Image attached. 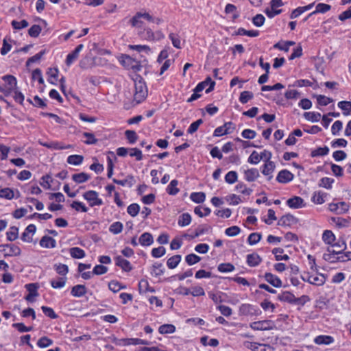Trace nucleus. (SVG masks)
<instances>
[{
    "label": "nucleus",
    "instance_id": "33",
    "mask_svg": "<svg viewBox=\"0 0 351 351\" xmlns=\"http://www.w3.org/2000/svg\"><path fill=\"white\" fill-rule=\"evenodd\" d=\"M190 198L193 202L200 204L205 201L206 194L204 192H194L191 194Z\"/></svg>",
    "mask_w": 351,
    "mask_h": 351
},
{
    "label": "nucleus",
    "instance_id": "52",
    "mask_svg": "<svg viewBox=\"0 0 351 351\" xmlns=\"http://www.w3.org/2000/svg\"><path fill=\"white\" fill-rule=\"evenodd\" d=\"M0 197L12 199L14 197V191L10 188L0 189Z\"/></svg>",
    "mask_w": 351,
    "mask_h": 351
},
{
    "label": "nucleus",
    "instance_id": "35",
    "mask_svg": "<svg viewBox=\"0 0 351 351\" xmlns=\"http://www.w3.org/2000/svg\"><path fill=\"white\" fill-rule=\"evenodd\" d=\"M322 240L325 243L332 245L335 240V236L332 231L325 230L322 234Z\"/></svg>",
    "mask_w": 351,
    "mask_h": 351
},
{
    "label": "nucleus",
    "instance_id": "7",
    "mask_svg": "<svg viewBox=\"0 0 351 351\" xmlns=\"http://www.w3.org/2000/svg\"><path fill=\"white\" fill-rule=\"evenodd\" d=\"M250 327L256 330H268L273 328L271 320L254 322L250 324Z\"/></svg>",
    "mask_w": 351,
    "mask_h": 351
},
{
    "label": "nucleus",
    "instance_id": "62",
    "mask_svg": "<svg viewBox=\"0 0 351 351\" xmlns=\"http://www.w3.org/2000/svg\"><path fill=\"white\" fill-rule=\"evenodd\" d=\"M241 232V229L239 227L237 226H233L230 228H228L225 230V233L228 237H235L238 235Z\"/></svg>",
    "mask_w": 351,
    "mask_h": 351
},
{
    "label": "nucleus",
    "instance_id": "38",
    "mask_svg": "<svg viewBox=\"0 0 351 351\" xmlns=\"http://www.w3.org/2000/svg\"><path fill=\"white\" fill-rule=\"evenodd\" d=\"M83 160L84 157L81 155H71L67 158V162L73 165H80Z\"/></svg>",
    "mask_w": 351,
    "mask_h": 351
},
{
    "label": "nucleus",
    "instance_id": "39",
    "mask_svg": "<svg viewBox=\"0 0 351 351\" xmlns=\"http://www.w3.org/2000/svg\"><path fill=\"white\" fill-rule=\"evenodd\" d=\"M304 118L312 122H318L321 118V114L315 112H307L304 114Z\"/></svg>",
    "mask_w": 351,
    "mask_h": 351
},
{
    "label": "nucleus",
    "instance_id": "44",
    "mask_svg": "<svg viewBox=\"0 0 351 351\" xmlns=\"http://www.w3.org/2000/svg\"><path fill=\"white\" fill-rule=\"evenodd\" d=\"M176 327L172 324H163L158 328L160 334H170L174 332Z\"/></svg>",
    "mask_w": 351,
    "mask_h": 351
},
{
    "label": "nucleus",
    "instance_id": "3",
    "mask_svg": "<svg viewBox=\"0 0 351 351\" xmlns=\"http://www.w3.org/2000/svg\"><path fill=\"white\" fill-rule=\"evenodd\" d=\"M83 197L89 202L91 207L103 204L101 199L98 197V193L95 191H88L83 194Z\"/></svg>",
    "mask_w": 351,
    "mask_h": 351
},
{
    "label": "nucleus",
    "instance_id": "4",
    "mask_svg": "<svg viewBox=\"0 0 351 351\" xmlns=\"http://www.w3.org/2000/svg\"><path fill=\"white\" fill-rule=\"evenodd\" d=\"M0 251L5 252V256H19L21 254V249L14 244H3L0 245Z\"/></svg>",
    "mask_w": 351,
    "mask_h": 351
},
{
    "label": "nucleus",
    "instance_id": "1",
    "mask_svg": "<svg viewBox=\"0 0 351 351\" xmlns=\"http://www.w3.org/2000/svg\"><path fill=\"white\" fill-rule=\"evenodd\" d=\"M134 81L135 89L134 100L136 104H139L147 96V88L145 82L141 76L137 75Z\"/></svg>",
    "mask_w": 351,
    "mask_h": 351
},
{
    "label": "nucleus",
    "instance_id": "22",
    "mask_svg": "<svg viewBox=\"0 0 351 351\" xmlns=\"http://www.w3.org/2000/svg\"><path fill=\"white\" fill-rule=\"evenodd\" d=\"M154 242L152 235L149 232H144L139 238V243L143 246H149Z\"/></svg>",
    "mask_w": 351,
    "mask_h": 351
},
{
    "label": "nucleus",
    "instance_id": "17",
    "mask_svg": "<svg viewBox=\"0 0 351 351\" xmlns=\"http://www.w3.org/2000/svg\"><path fill=\"white\" fill-rule=\"evenodd\" d=\"M245 179L248 182H253L259 177V171L256 168L247 169L244 171Z\"/></svg>",
    "mask_w": 351,
    "mask_h": 351
},
{
    "label": "nucleus",
    "instance_id": "40",
    "mask_svg": "<svg viewBox=\"0 0 351 351\" xmlns=\"http://www.w3.org/2000/svg\"><path fill=\"white\" fill-rule=\"evenodd\" d=\"M169 38L171 40L172 45L174 47L177 49L182 48L180 36L178 34L170 33L169 34Z\"/></svg>",
    "mask_w": 351,
    "mask_h": 351
},
{
    "label": "nucleus",
    "instance_id": "42",
    "mask_svg": "<svg viewBox=\"0 0 351 351\" xmlns=\"http://www.w3.org/2000/svg\"><path fill=\"white\" fill-rule=\"evenodd\" d=\"M19 228L16 226H12L10 230L6 232L7 239L10 241H15L18 238Z\"/></svg>",
    "mask_w": 351,
    "mask_h": 351
},
{
    "label": "nucleus",
    "instance_id": "25",
    "mask_svg": "<svg viewBox=\"0 0 351 351\" xmlns=\"http://www.w3.org/2000/svg\"><path fill=\"white\" fill-rule=\"evenodd\" d=\"M69 253L71 256L73 258L80 259L84 258L86 256L84 250L78 247H73L70 248Z\"/></svg>",
    "mask_w": 351,
    "mask_h": 351
},
{
    "label": "nucleus",
    "instance_id": "14",
    "mask_svg": "<svg viewBox=\"0 0 351 351\" xmlns=\"http://www.w3.org/2000/svg\"><path fill=\"white\" fill-rule=\"evenodd\" d=\"M265 279L267 282L275 287H280L282 286L281 280L271 273H266L265 274Z\"/></svg>",
    "mask_w": 351,
    "mask_h": 351
},
{
    "label": "nucleus",
    "instance_id": "27",
    "mask_svg": "<svg viewBox=\"0 0 351 351\" xmlns=\"http://www.w3.org/2000/svg\"><path fill=\"white\" fill-rule=\"evenodd\" d=\"M227 125H233V123L232 122H227L224 123L223 125L217 128L214 131L213 135L215 136H221L225 134H230L231 131H227V129H226Z\"/></svg>",
    "mask_w": 351,
    "mask_h": 351
},
{
    "label": "nucleus",
    "instance_id": "58",
    "mask_svg": "<svg viewBox=\"0 0 351 351\" xmlns=\"http://www.w3.org/2000/svg\"><path fill=\"white\" fill-rule=\"evenodd\" d=\"M52 343L53 341L47 337H42L37 342V345L40 348H47L52 345Z\"/></svg>",
    "mask_w": 351,
    "mask_h": 351
},
{
    "label": "nucleus",
    "instance_id": "10",
    "mask_svg": "<svg viewBox=\"0 0 351 351\" xmlns=\"http://www.w3.org/2000/svg\"><path fill=\"white\" fill-rule=\"evenodd\" d=\"M297 222L296 218L291 215L287 214L285 215H283L281 217L278 221V226H291L293 224Z\"/></svg>",
    "mask_w": 351,
    "mask_h": 351
},
{
    "label": "nucleus",
    "instance_id": "59",
    "mask_svg": "<svg viewBox=\"0 0 351 351\" xmlns=\"http://www.w3.org/2000/svg\"><path fill=\"white\" fill-rule=\"evenodd\" d=\"M225 295V293L222 292H218L217 293L208 292L210 298L216 304L221 303L223 302V300L222 299V295Z\"/></svg>",
    "mask_w": 351,
    "mask_h": 351
},
{
    "label": "nucleus",
    "instance_id": "43",
    "mask_svg": "<svg viewBox=\"0 0 351 351\" xmlns=\"http://www.w3.org/2000/svg\"><path fill=\"white\" fill-rule=\"evenodd\" d=\"M254 97V95L252 92L248 90H245L241 93L239 96V101L241 104H246L247 103L250 99H252Z\"/></svg>",
    "mask_w": 351,
    "mask_h": 351
},
{
    "label": "nucleus",
    "instance_id": "45",
    "mask_svg": "<svg viewBox=\"0 0 351 351\" xmlns=\"http://www.w3.org/2000/svg\"><path fill=\"white\" fill-rule=\"evenodd\" d=\"M235 269L234 266L231 263H221L218 265L217 269L222 273L231 272Z\"/></svg>",
    "mask_w": 351,
    "mask_h": 351
},
{
    "label": "nucleus",
    "instance_id": "28",
    "mask_svg": "<svg viewBox=\"0 0 351 351\" xmlns=\"http://www.w3.org/2000/svg\"><path fill=\"white\" fill-rule=\"evenodd\" d=\"M330 245V248H332V250L339 255L341 254V252H343L347 247L346 244L343 241H339L335 243H332Z\"/></svg>",
    "mask_w": 351,
    "mask_h": 351
},
{
    "label": "nucleus",
    "instance_id": "9",
    "mask_svg": "<svg viewBox=\"0 0 351 351\" xmlns=\"http://www.w3.org/2000/svg\"><path fill=\"white\" fill-rule=\"evenodd\" d=\"M294 178L293 174L287 169L281 170L277 177L276 180L280 183H287L293 180Z\"/></svg>",
    "mask_w": 351,
    "mask_h": 351
},
{
    "label": "nucleus",
    "instance_id": "54",
    "mask_svg": "<svg viewBox=\"0 0 351 351\" xmlns=\"http://www.w3.org/2000/svg\"><path fill=\"white\" fill-rule=\"evenodd\" d=\"M58 69L57 68H49L48 69V71L47 72V75H49V76L51 77V78H53L54 79V81L51 80H48L49 82L52 84H56V82L57 81V79H58Z\"/></svg>",
    "mask_w": 351,
    "mask_h": 351
},
{
    "label": "nucleus",
    "instance_id": "8",
    "mask_svg": "<svg viewBox=\"0 0 351 351\" xmlns=\"http://www.w3.org/2000/svg\"><path fill=\"white\" fill-rule=\"evenodd\" d=\"M287 206L291 208H300L305 206L304 199L299 196H294L287 201Z\"/></svg>",
    "mask_w": 351,
    "mask_h": 351
},
{
    "label": "nucleus",
    "instance_id": "53",
    "mask_svg": "<svg viewBox=\"0 0 351 351\" xmlns=\"http://www.w3.org/2000/svg\"><path fill=\"white\" fill-rule=\"evenodd\" d=\"M54 269L58 274L62 276H66L69 272V267L65 264H56L54 265Z\"/></svg>",
    "mask_w": 351,
    "mask_h": 351
},
{
    "label": "nucleus",
    "instance_id": "47",
    "mask_svg": "<svg viewBox=\"0 0 351 351\" xmlns=\"http://www.w3.org/2000/svg\"><path fill=\"white\" fill-rule=\"evenodd\" d=\"M42 145L45 147L53 149H56V150L68 149V148L71 147L70 145H68L66 146H61L57 142L45 143H42Z\"/></svg>",
    "mask_w": 351,
    "mask_h": 351
},
{
    "label": "nucleus",
    "instance_id": "19",
    "mask_svg": "<svg viewBox=\"0 0 351 351\" xmlns=\"http://www.w3.org/2000/svg\"><path fill=\"white\" fill-rule=\"evenodd\" d=\"M40 246L46 248H53L56 247V242L52 237L44 236L40 241Z\"/></svg>",
    "mask_w": 351,
    "mask_h": 351
},
{
    "label": "nucleus",
    "instance_id": "51",
    "mask_svg": "<svg viewBox=\"0 0 351 351\" xmlns=\"http://www.w3.org/2000/svg\"><path fill=\"white\" fill-rule=\"evenodd\" d=\"M152 274L156 276H162L165 273V268L162 263H155L152 265Z\"/></svg>",
    "mask_w": 351,
    "mask_h": 351
},
{
    "label": "nucleus",
    "instance_id": "6",
    "mask_svg": "<svg viewBox=\"0 0 351 351\" xmlns=\"http://www.w3.org/2000/svg\"><path fill=\"white\" fill-rule=\"evenodd\" d=\"M239 313L243 315H257L261 313V311L252 304H243L239 307Z\"/></svg>",
    "mask_w": 351,
    "mask_h": 351
},
{
    "label": "nucleus",
    "instance_id": "11",
    "mask_svg": "<svg viewBox=\"0 0 351 351\" xmlns=\"http://www.w3.org/2000/svg\"><path fill=\"white\" fill-rule=\"evenodd\" d=\"M115 263L125 271H130L132 269L130 263L121 256H117L115 258Z\"/></svg>",
    "mask_w": 351,
    "mask_h": 351
},
{
    "label": "nucleus",
    "instance_id": "37",
    "mask_svg": "<svg viewBox=\"0 0 351 351\" xmlns=\"http://www.w3.org/2000/svg\"><path fill=\"white\" fill-rule=\"evenodd\" d=\"M108 288L110 291H112L114 293H117L121 289H123L126 288L125 285H122L119 281L117 280H112L108 283Z\"/></svg>",
    "mask_w": 351,
    "mask_h": 351
},
{
    "label": "nucleus",
    "instance_id": "55",
    "mask_svg": "<svg viewBox=\"0 0 351 351\" xmlns=\"http://www.w3.org/2000/svg\"><path fill=\"white\" fill-rule=\"evenodd\" d=\"M125 135L130 144H134L138 139V135L134 130H126Z\"/></svg>",
    "mask_w": 351,
    "mask_h": 351
},
{
    "label": "nucleus",
    "instance_id": "15",
    "mask_svg": "<svg viewBox=\"0 0 351 351\" xmlns=\"http://www.w3.org/2000/svg\"><path fill=\"white\" fill-rule=\"evenodd\" d=\"M314 342L317 345H329L334 342V338L330 335H319L314 339Z\"/></svg>",
    "mask_w": 351,
    "mask_h": 351
},
{
    "label": "nucleus",
    "instance_id": "30",
    "mask_svg": "<svg viewBox=\"0 0 351 351\" xmlns=\"http://www.w3.org/2000/svg\"><path fill=\"white\" fill-rule=\"evenodd\" d=\"M338 107L343 110V114L345 116L351 114V101H341L337 104Z\"/></svg>",
    "mask_w": 351,
    "mask_h": 351
},
{
    "label": "nucleus",
    "instance_id": "21",
    "mask_svg": "<svg viewBox=\"0 0 351 351\" xmlns=\"http://www.w3.org/2000/svg\"><path fill=\"white\" fill-rule=\"evenodd\" d=\"M138 35L142 39L147 40H154L155 39L154 33L150 28H144L142 30H139Z\"/></svg>",
    "mask_w": 351,
    "mask_h": 351
},
{
    "label": "nucleus",
    "instance_id": "50",
    "mask_svg": "<svg viewBox=\"0 0 351 351\" xmlns=\"http://www.w3.org/2000/svg\"><path fill=\"white\" fill-rule=\"evenodd\" d=\"M284 252L282 248L277 247L274 248L272 250V253L275 255V258L276 261H281V260H288L289 258V256L287 254H285L283 256H280V254H282Z\"/></svg>",
    "mask_w": 351,
    "mask_h": 351
},
{
    "label": "nucleus",
    "instance_id": "57",
    "mask_svg": "<svg viewBox=\"0 0 351 351\" xmlns=\"http://www.w3.org/2000/svg\"><path fill=\"white\" fill-rule=\"evenodd\" d=\"M201 258L195 254H190L185 257V261L189 265H193L199 262Z\"/></svg>",
    "mask_w": 351,
    "mask_h": 351
},
{
    "label": "nucleus",
    "instance_id": "2",
    "mask_svg": "<svg viewBox=\"0 0 351 351\" xmlns=\"http://www.w3.org/2000/svg\"><path fill=\"white\" fill-rule=\"evenodd\" d=\"M303 281L308 282L310 284L322 286L326 282V276L322 274H318L317 276L310 275L308 273H305L301 276Z\"/></svg>",
    "mask_w": 351,
    "mask_h": 351
},
{
    "label": "nucleus",
    "instance_id": "31",
    "mask_svg": "<svg viewBox=\"0 0 351 351\" xmlns=\"http://www.w3.org/2000/svg\"><path fill=\"white\" fill-rule=\"evenodd\" d=\"M330 8H331V7L330 5L319 3L317 5L315 10L313 11V12L310 13L308 15V17H310L312 15L315 14L319 12V13H325V12H328V10H330Z\"/></svg>",
    "mask_w": 351,
    "mask_h": 351
},
{
    "label": "nucleus",
    "instance_id": "13",
    "mask_svg": "<svg viewBox=\"0 0 351 351\" xmlns=\"http://www.w3.org/2000/svg\"><path fill=\"white\" fill-rule=\"evenodd\" d=\"M87 292V289L85 285H77L73 286L71 290V294L73 297L80 298L84 296Z\"/></svg>",
    "mask_w": 351,
    "mask_h": 351
},
{
    "label": "nucleus",
    "instance_id": "41",
    "mask_svg": "<svg viewBox=\"0 0 351 351\" xmlns=\"http://www.w3.org/2000/svg\"><path fill=\"white\" fill-rule=\"evenodd\" d=\"M191 221V215L189 213H183L182 215L179 217L178 223L180 226L184 227L189 225Z\"/></svg>",
    "mask_w": 351,
    "mask_h": 351
},
{
    "label": "nucleus",
    "instance_id": "12",
    "mask_svg": "<svg viewBox=\"0 0 351 351\" xmlns=\"http://www.w3.org/2000/svg\"><path fill=\"white\" fill-rule=\"evenodd\" d=\"M36 228L34 224L29 225L23 232L21 235V239L25 242L30 243L32 241V237L29 236V234H34L36 232Z\"/></svg>",
    "mask_w": 351,
    "mask_h": 351
},
{
    "label": "nucleus",
    "instance_id": "29",
    "mask_svg": "<svg viewBox=\"0 0 351 351\" xmlns=\"http://www.w3.org/2000/svg\"><path fill=\"white\" fill-rule=\"evenodd\" d=\"M124 342L125 345H149V343L141 339L138 338H130V339H123L121 340Z\"/></svg>",
    "mask_w": 351,
    "mask_h": 351
},
{
    "label": "nucleus",
    "instance_id": "20",
    "mask_svg": "<svg viewBox=\"0 0 351 351\" xmlns=\"http://www.w3.org/2000/svg\"><path fill=\"white\" fill-rule=\"evenodd\" d=\"M337 255L339 254H336L332 248L328 247L326 252L323 254V258L327 262L335 263H337Z\"/></svg>",
    "mask_w": 351,
    "mask_h": 351
},
{
    "label": "nucleus",
    "instance_id": "23",
    "mask_svg": "<svg viewBox=\"0 0 351 351\" xmlns=\"http://www.w3.org/2000/svg\"><path fill=\"white\" fill-rule=\"evenodd\" d=\"M295 295L289 291H284L278 295V299L281 302L293 304Z\"/></svg>",
    "mask_w": 351,
    "mask_h": 351
},
{
    "label": "nucleus",
    "instance_id": "63",
    "mask_svg": "<svg viewBox=\"0 0 351 351\" xmlns=\"http://www.w3.org/2000/svg\"><path fill=\"white\" fill-rule=\"evenodd\" d=\"M129 154L131 157H135L138 161L143 159L142 152L138 148H129Z\"/></svg>",
    "mask_w": 351,
    "mask_h": 351
},
{
    "label": "nucleus",
    "instance_id": "32",
    "mask_svg": "<svg viewBox=\"0 0 351 351\" xmlns=\"http://www.w3.org/2000/svg\"><path fill=\"white\" fill-rule=\"evenodd\" d=\"M182 256L180 255H174L170 257L167 261V265L169 269L176 268L181 261Z\"/></svg>",
    "mask_w": 351,
    "mask_h": 351
},
{
    "label": "nucleus",
    "instance_id": "18",
    "mask_svg": "<svg viewBox=\"0 0 351 351\" xmlns=\"http://www.w3.org/2000/svg\"><path fill=\"white\" fill-rule=\"evenodd\" d=\"M262 261L260 256L256 253L247 255V263L250 267H256Z\"/></svg>",
    "mask_w": 351,
    "mask_h": 351
},
{
    "label": "nucleus",
    "instance_id": "60",
    "mask_svg": "<svg viewBox=\"0 0 351 351\" xmlns=\"http://www.w3.org/2000/svg\"><path fill=\"white\" fill-rule=\"evenodd\" d=\"M42 29L38 25H32L28 30V34L31 37L36 38L39 36Z\"/></svg>",
    "mask_w": 351,
    "mask_h": 351
},
{
    "label": "nucleus",
    "instance_id": "16",
    "mask_svg": "<svg viewBox=\"0 0 351 351\" xmlns=\"http://www.w3.org/2000/svg\"><path fill=\"white\" fill-rule=\"evenodd\" d=\"M275 167V164L272 161H267L264 165L262 173L268 176V180H270L272 178L271 173L274 171Z\"/></svg>",
    "mask_w": 351,
    "mask_h": 351
},
{
    "label": "nucleus",
    "instance_id": "64",
    "mask_svg": "<svg viewBox=\"0 0 351 351\" xmlns=\"http://www.w3.org/2000/svg\"><path fill=\"white\" fill-rule=\"evenodd\" d=\"M140 210V206L137 204H130L127 209V211L129 215L132 217H135L138 215Z\"/></svg>",
    "mask_w": 351,
    "mask_h": 351
},
{
    "label": "nucleus",
    "instance_id": "49",
    "mask_svg": "<svg viewBox=\"0 0 351 351\" xmlns=\"http://www.w3.org/2000/svg\"><path fill=\"white\" fill-rule=\"evenodd\" d=\"M133 180H134V177L132 176H128V178L125 179V180H117L116 178H113L112 182L115 184H119L121 186H125L126 184H128L129 186L131 187L133 185V182H132Z\"/></svg>",
    "mask_w": 351,
    "mask_h": 351
},
{
    "label": "nucleus",
    "instance_id": "46",
    "mask_svg": "<svg viewBox=\"0 0 351 351\" xmlns=\"http://www.w3.org/2000/svg\"><path fill=\"white\" fill-rule=\"evenodd\" d=\"M329 149L327 146H324L323 147H318L315 150H313L311 152L312 157H317L320 156H326L328 154Z\"/></svg>",
    "mask_w": 351,
    "mask_h": 351
},
{
    "label": "nucleus",
    "instance_id": "34",
    "mask_svg": "<svg viewBox=\"0 0 351 351\" xmlns=\"http://www.w3.org/2000/svg\"><path fill=\"white\" fill-rule=\"evenodd\" d=\"M2 80L7 83V84L8 85V87L12 88L14 89L18 88H17V80L14 76H13L12 75H5L2 77Z\"/></svg>",
    "mask_w": 351,
    "mask_h": 351
},
{
    "label": "nucleus",
    "instance_id": "5",
    "mask_svg": "<svg viewBox=\"0 0 351 351\" xmlns=\"http://www.w3.org/2000/svg\"><path fill=\"white\" fill-rule=\"evenodd\" d=\"M328 209L333 213L341 215L348 211L349 205L345 202H341L339 203H330L328 205Z\"/></svg>",
    "mask_w": 351,
    "mask_h": 351
},
{
    "label": "nucleus",
    "instance_id": "26",
    "mask_svg": "<svg viewBox=\"0 0 351 351\" xmlns=\"http://www.w3.org/2000/svg\"><path fill=\"white\" fill-rule=\"evenodd\" d=\"M89 179L90 176L84 172L75 173L72 176V180L77 184L84 183Z\"/></svg>",
    "mask_w": 351,
    "mask_h": 351
},
{
    "label": "nucleus",
    "instance_id": "36",
    "mask_svg": "<svg viewBox=\"0 0 351 351\" xmlns=\"http://www.w3.org/2000/svg\"><path fill=\"white\" fill-rule=\"evenodd\" d=\"M178 181L177 180H173L167 188V192L171 195H175L179 192V189L177 187Z\"/></svg>",
    "mask_w": 351,
    "mask_h": 351
},
{
    "label": "nucleus",
    "instance_id": "61",
    "mask_svg": "<svg viewBox=\"0 0 351 351\" xmlns=\"http://www.w3.org/2000/svg\"><path fill=\"white\" fill-rule=\"evenodd\" d=\"M225 180L228 184H234L237 180V173L234 171H229L225 176Z\"/></svg>",
    "mask_w": 351,
    "mask_h": 351
},
{
    "label": "nucleus",
    "instance_id": "56",
    "mask_svg": "<svg viewBox=\"0 0 351 351\" xmlns=\"http://www.w3.org/2000/svg\"><path fill=\"white\" fill-rule=\"evenodd\" d=\"M123 230V224L119 221H116L112 223L109 228L110 232L113 234H117L121 232Z\"/></svg>",
    "mask_w": 351,
    "mask_h": 351
},
{
    "label": "nucleus",
    "instance_id": "24",
    "mask_svg": "<svg viewBox=\"0 0 351 351\" xmlns=\"http://www.w3.org/2000/svg\"><path fill=\"white\" fill-rule=\"evenodd\" d=\"M327 194L322 191H315L312 197L311 200L313 203L317 204H322L325 202V197Z\"/></svg>",
    "mask_w": 351,
    "mask_h": 351
},
{
    "label": "nucleus",
    "instance_id": "48",
    "mask_svg": "<svg viewBox=\"0 0 351 351\" xmlns=\"http://www.w3.org/2000/svg\"><path fill=\"white\" fill-rule=\"evenodd\" d=\"M210 226H199L195 230L194 234L191 235L190 237L192 239L198 237L199 236L208 232L210 230Z\"/></svg>",
    "mask_w": 351,
    "mask_h": 351
}]
</instances>
